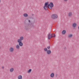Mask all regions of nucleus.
<instances>
[{"instance_id": "1", "label": "nucleus", "mask_w": 79, "mask_h": 79, "mask_svg": "<svg viewBox=\"0 0 79 79\" xmlns=\"http://www.w3.org/2000/svg\"><path fill=\"white\" fill-rule=\"evenodd\" d=\"M53 35L52 33H49L48 36V40H50V39H51L53 38V37H56V35H55V33L53 34Z\"/></svg>"}, {"instance_id": "2", "label": "nucleus", "mask_w": 79, "mask_h": 79, "mask_svg": "<svg viewBox=\"0 0 79 79\" xmlns=\"http://www.w3.org/2000/svg\"><path fill=\"white\" fill-rule=\"evenodd\" d=\"M49 2H45L44 4V8L45 10H48V5H49Z\"/></svg>"}, {"instance_id": "3", "label": "nucleus", "mask_w": 79, "mask_h": 79, "mask_svg": "<svg viewBox=\"0 0 79 79\" xmlns=\"http://www.w3.org/2000/svg\"><path fill=\"white\" fill-rule=\"evenodd\" d=\"M53 3L52 2H51L48 5V8L50 10H52V8L53 7Z\"/></svg>"}, {"instance_id": "4", "label": "nucleus", "mask_w": 79, "mask_h": 79, "mask_svg": "<svg viewBox=\"0 0 79 79\" xmlns=\"http://www.w3.org/2000/svg\"><path fill=\"white\" fill-rule=\"evenodd\" d=\"M24 29L26 31H28L29 29V23H27L26 24L24 27Z\"/></svg>"}, {"instance_id": "5", "label": "nucleus", "mask_w": 79, "mask_h": 79, "mask_svg": "<svg viewBox=\"0 0 79 79\" xmlns=\"http://www.w3.org/2000/svg\"><path fill=\"white\" fill-rule=\"evenodd\" d=\"M51 18L53 19H55L58 18V15L56 14H53L52 15Z\"/></svg>"}, {"instance_id": "6", "label": "nucleus", "mask_w": 79, "mask_h": 79, "mask_svg": "<svg viewBox=\"0 0 79 79\" xmlns=\"http://www.w3.org/2000/svg\"><path fill=\"white\" fill-rule=\"evenodd\" d=\"M17 42L18 43H19V45L20 47H22L23 46V43L22 42V41H20L17 40Z\"/></svg>"}, {"instance_id": "7", "label": "nucleus", "mask_w": 79, "mask_h": 79, "mask_svg": "<svg viewBox=\"0 0 79 79\" xmlns=\"http://www.w3.org/2000/svg\"><path fill=\"white\" fill-rule=\"evenodd\" d=\"M23 39H24V37L21 36L20 37V39H18L17 40L22 41V40H23Z\"/></svg>"}, {"instance_id": "8", "label": "nucleus", "mask_w": 79, "mask_h": 79, "mask_svg": "<svg viewBox=\"0 0 79 79\" xmlns=\"http://www.w3.org/2000/svg\"><path fill=\"white\" fill-rule=\"evenodd\" d=\"M47 54H48V55H50V54L51 53V51L50 50H48L47 52Z\"/></svg>"}, {"instance_id": "9", "label": "nucleus", "mask_w": 79, "mask_h": 79, "mask_svg": "<svg viewBox=\"0 0 79 79\" xmlns=\"http://www.w3.org/2000/svg\"><path fill=\"white\" fill-rule=\"evenodd\" d=\"M10 51L11 52H12L14 51V48L12 47L10 48Z\"/></svg>"}, {"instance_id": "10", "label": "nucleus", "mask_w": 79, "mask_h": 79, "mask_svg": "<svg viewBox=\"0 0 79 79\" xmlns=\"http://www.w3.org/2000/svg\"><path fill=\"white\" fill-rule=\"evenodd\" d=\"M54 76H55V74H54V73H52L51 74L50 77H54Z\"/></svg>"}, {"instance_id": "11", "label": "nucleus", "mask_w": 79, "mask_h": 79, "mask_svg": "<svg viewBox=\"0 0 79 79\" xmlns=\"http://www.w3.org/2000/svg\"><path fill=\"white\" fill-rule=\"evenodd\" d=\"M76 26H77V24L76 23H74L73 25V27H76Z\"/></svg>"}, {"instance_id": "12", "label": "nucleus", "mask_w": 79, "mask_h": 79, "mask_svg": "<svg viewBox=\"0 0 79 79\" xmlns=\"http://www.w3.org/2000/svg\"><path fill=\"white\" fill-rule=\"evenodd\" d=\"M34 27V25L31 23V25L29 24V27Z\"/></svg>"}, {"instance_id": "13", "label": "nucleus", "mask_w": 79, "mask_h": 79, "mask_svg": "<svg viewBox=\"0 0 79 79\" xmlns=\"http://www.w3.org/2000/svg\"><path fill=\"white\" fill-rule=\"evenodd\" d=\"M23 16L24 17H27L28 16V15L27 13H25L23 14Z\"/></svg>"}, {"instance_id": "14", "label": "nucleus", "mask_w": 79, "mask_h": 79, "mask_svg": "<svg viewBox=\"0 0 79 79\" xmlns=\"http://www.w3.org/2000/svg\"><path fill=\"white\" fill-rule=\"evenodd\" d=\"M66 31L65 30H63L62 32V34H66Z\"/></svg>"}, {"instance_id": "15", "label": "nucleus", "mask_w": 79, "mask_h": 79, "mask_svg": "<svg viewBox=\"0 0 79 79\" xmlns=\"http://www.w3.org/2000/svg\"><path fill=\"white\" fill-rule=\"evenodd\" d=\"M18 79H22V75H19L18 76Z\"/></svg>"}, {"instance_id": "16", "label": "nucleus", "mask_w": 79, "mask_h": 79, "mask_svg": "<svg viewBox=\"0 0 79 79\" xmlns=\"http://www.w3.org/2000/svg\"><path fill=\"white\" fill-rule=\"evenodd\" d=\"M13 71H14V69H13V68H12L10 69V72H13Z\"/></svg>"}, {"instance_id": "17", "label": "nucleus", "mask_w": 79, "mask_h": 79, "mask_svg": "<svg viewBox=\"0 0 79 79\" xmlns=\"http://www.w3.org/2000/svg\"><path fill=\"white\" fill-rule=\"evenodd\" d=\"M68 15L69 16H72V13L71 12H70L69 13Z\"/></svg>"}, {"instance_id": "18", "label": "nucleus", "mask_w": 79, "mask_h": 79, "mask_svg": "<svg viewBox=\"0 0 79 79\" xmlns=\"http://www.w3.org/2000/svg\"><path fill=\"white\" fill-rule=\"evenodd\" d=\"M31 71H32V69H29L28 71V73H31Z\"/></svg>"}, {"instance_id": "19", "label": "nucleus", "mask_w": 79, "mask_h": 79, "mask_svg": "<svg viewBox=\"0 0 79 79\" xmlns=\"http://www.w3.org/2000/svg\"><path fill=\"white\" fill-rule=\"evenodd\" d=\"M16 48H17V49H19L20 48L19 46V45H17L16 46Z\"/></svg>"}, {"instance_id": "20", "label": "nucleus", "mask_w": 79, "mask_h": 79, "mask_svg": "<svg viewBox=\"0 0 79 79\" xmlns=\"http://www.w3.org/2000/svg\"><path fill=\"white\" fill-rule=\"evenodd\" d=\"M44 52H47V51H48V49H47V48H45L44 49Z\"/></svg>"}, {"instance_id": "21", "label": "nucleus", "mask_w": 79, "mask_h": 79, "mask_svg": "<svg viewBox=\"0 0 79 79\" xmlns=\"http://www.w3.org/2000/svg\"><path fill=\"white\" fill-rule=\"evenodd\" d=\"M73 37L72 34H69V37L70 38V37Z\"/></svg>"}, {"instance_id": "22", "label": "nucleus", "mask_w": 79, "mask_h": 79, "mask_svg": "<svg viewBox=\"0 0 79 79\" xmlns=\"http://www.w3.org/2000/svg\"><path fill=\"white\" fill-rule=\"evenodd\" d=\"M47 48H48V49H50V46H48L47 47Z\"/></svg>"}, {"instance_id": "23", "label": "nucleus", "mask_w": 79, "mask_h": 79, "mask_svg": "<svg viewBox=\"0 0 79 79\" xmlns=\"http://www.w3.org/2000/svg\"><path fill=\"white\" fill-rule=\"evenodd\" d=\"M56 77H57V76H58V75L57 74H56Z\"/></svg>"}, {"instance_id": "24", "label": "nucleus", "mask_w": 79, "mask_h": 79, "mask_svg": "<svg viewBox=\"0 0 79 79\" xmlns=\"http://www.w3.org/2000/svg\"><path fill=\"white\" fill-rule=\"evenodd\" d=\"M28 22H29V23H31V20H28Z\"/></svg>"}, {"instance_id": "25", "label": "nucleus", "mask_w": 79, "mask_h": 79, "mask_svg": "<svg viewBox=\"0 0 79 79\" xmlns=\"http://www.w3.org/2000/svg\"><path fill=\"white\" fill-rule=\"evenodd\" d=\"M66 47H65L64 48V50H66Z\"/></svg>"}, {"instance_id": "26", "label": "nucleus", "mask_w": 79, "mask_h": 79, "mask_svg": "<svg viewBox=\"0 0 79 79\" xmlns=\"http://www.w3.org/2000/svg\"><path fill=\"white\" fill-rule=\"evenodd\" d=\"M32 16H34V14H32Z\"/></svg>"}, {"instance_id": "27", "label": "nucleus", "mask_w": 79, "mask_h": 79, "mask_svg": "<svg viewBox=\"0 0 79 79\" xmlns=\"http://www.w3.org/2000/svg\"><path fill=\"white\" fill-rule=\"evenodd\" d=\"M4 68V67H2V69H3Z\"/></svg>"}, {"instance_id": "28", "label": "nucleus", "mask_w": 79, "mask_h": 79, "mask_svg": "<svg viewBox=\"0 0 79 79\" xmlns=\"http://www.w3.org/2000/svg\"><path fill=\"white\" fill-rule=\"evenodd\" d=\"M67 0H64V1H67Z\"/></svg>"}, {"instance_id": "29", "label": "nucleus", "mask_w": 79, "mask_h": 79, "mask_svg": "<svg viewBox=\"0 0 79 79\" xmlns=\"http://www.w3.org/2000/svg\"><path fill=\"white\" fill-rule=\"evenodd\" d=\"M1 2V0H0V3Z\"/></svg>"}]
</instances>
